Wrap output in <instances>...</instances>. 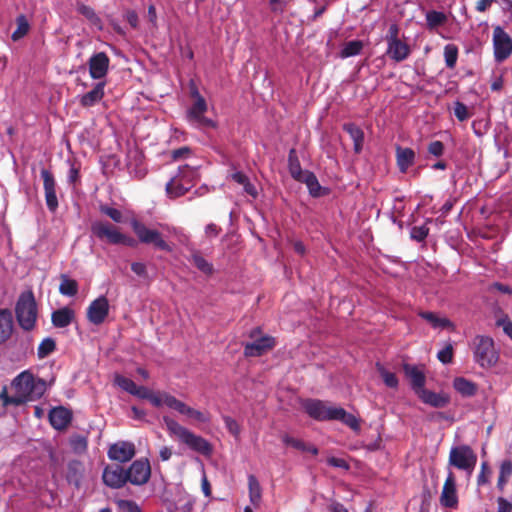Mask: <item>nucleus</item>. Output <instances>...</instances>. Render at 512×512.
Here are the masks:
<instances>
[{"instance_id": "f257e3e1", "label": "nucleus", "mask_w": 512, "mask_h": 512, "mask_svg": "<svg viewBox=\"0 0 512 512\" xmlns=\"http://www.w3.org/2000/svg\"><path fill=\"white\" fill-rule=\"evenodd\" d=\"M302 408L313 420L340 421L353 431L360 430L359 419L342 407L329 405L328 402L320 399L308 398L302 402Z\"/></svg>"}, {"instance_id": "f03ea898", "label": "nucleus", "mask_w": 512, "mask_h": 512, "mask_svg": "<svg viewBox=\"0 0 512 512\" xmlns=\"http://www.w3.org/2000/svg\"><path fill=\"white\" fill-rule=\"evenodd\" d=\"M11 387L15 391L16 398L20 400V405L39 400L47 388L44 379L34 377L28 370L19 373L12 380Z\"/></svg>"}, {"instance_id": "7ed1b4c3", "label": "nucleus", "mask_w": 512, "mask_h": 512, "mask_svg": "<svg viewBox=\"0 0 512 512\" xmlns=\"http://www.w3.org/2000/svg\"><path fill=\"white\" fill-rule=\"evenodd\" d=\"M163 422L168 432L176 436L179 442L186 445L190 450L203 456H210L212 454L213 447L211 443L202 436L191 432L169 416H164Z\"/></svg>"}, {"instance_id": "20e7f679", "label": "nucleus", "mask_w": 512, "mask_h": 512, "mask_svg": "<svg viewBox=\"0 0 512 512\" xmlns=\"http://www.w3.org/2000/svg\"><path fill=\"white\" fill-rule=\"evenodd\" d=\"M189 93L194 100L185 115V119L189 125L197 129L216 128V121L205 116L208 110V104L205 98L200 94L194 80H190L189 82Z\"/></svg>"}, {"instance_id": "39448f33", "label": "nucleus", "mask_w": 512, "mask_h": 512, "mask_svg": "<svg viewBox=\"0 0 512 512\" xmlns=\"http://www.w3.org/2000/svg\"><path fill=\"white\" fill-rule=\"evenodd\" d=\"M91 236L110 245H124L135 247L137 241L120 231L118 227L105 220H97L91 223Z\"/></svg>"}, {"instance_id": "423d86ee", "label": "nucleus", "mask_w": 512, "mask_h": 512, "mask_svg": "<svg viewBox=\"0 0 512 512\" xmlns=\"http://www.w3.org/2000/svg\"><path fill=\"white\" fill-rule=\"evenodd\" d=\"M15 313L20 327L25 331H30L35 327L37 320V305L32 291H26L20 294Z\"/></svg>"}, {"instance_id": "0eeeda50", "label": "nucleus", "mask_w": 512, "mask_h": 512, "mask_svg": "<svg viewBox=\"0 0 512 512\" xmlns=\"http://www.w3.org/2000/svg\"><path fill=\"white\" fill-rule=\"evenodd\" d=\"M196 170L189 165L180 166L178 172L165 186L170 198H178L186 194L194 185Z\"/></svg>"}, {"instance_id": "6e6552de", "label": "nucleus", "mask_w": 512, "mask_h": 512, "mask_svg": "<svg viewBox=\"0 0 512 512\" xmlns=\"http://www.w3.org/2000/svg\"><path fill=\"white\" fill-rule=\"evenodd\" d=\"M474 361L482 368H490L498 361V354L494 347L493 339L488 336L478 335L474 339Z\"/></svg>"}, {"instance_id": "1a4fd4ad", "label": "nucleus", "mask_w": 512, "mask_h": 512, "mask_svg": "<svg viewBox=\"0 0 512 512\" xmlns=\"http://www.w3.org/2000/svg\"><path fill=\"white\" fill-rule=\"evenodd\" d=\"M477 454L466 444L456 445L450 449L449 465L471 475L477 464Z\"/></svg>"}, {"instance_id": "9d476101", "label": "nucleus", "mask_w": 512, "mask_h": 512, "mask_svg": "<svg viewBox=\"0 0 512 512\" xmlns=\"http://www.w3.org/2000/svg\"><path fill=\"white\" fill-rule=\"evenodd\" d=\"M130 225L139 242L143 244H152L156 249L162 251L172 252V246L162 238L159 231L148 228L144 223L136 219H133Z\"/></svg>"}, {"instance_id": "9b49d317", "label": "nucleus", "mask_w": 512, "mask_h": 512, "mask_svg": "<svg viewBox=\"0 0 512 512\" xmlns=\"http://www.w3.org/2000/svg\"><path fill=\"white\" fill-rule=\"evenodd\" d=\"M493 48L495 60L499 63L512 53V39L500 26L493 31Z\"/></svg>"}, {"instance_id": "f8f14e48", "label": "nucleus", "mask_w": 512, "mask_h": 512, "mask_svg": "<svg viewBox=\"0 0 512 512\" xmlns=\"http://www.w3.org/2000/svg\"><path fill=\"white\" fill-rule=\"evenodd\" d=\"M127 482L141 486L146 484L151 476V467L148 459H137L126 469Z\"/></svg>"}, {"instance_id": "ddd939ff", "label": "nucleus", "mask_w": 512, "mask_h": 512, "mask_svg": "<svg viewBox=\"0 0 512 512\" xmlns=\"http://www.w3.org/2000/svg\"><path fill=\"white\" fill-rule=\"evenodd\" d=\"M165 406L170 409L177 411L178 413L185 415L189 418H192L201 423H208L210 421V417L207 413H203L199 410H196L184 402L178 400L173 395H166L165 398Z\"/></svg>"}, {"instance_id": "4468645a", "label": "nucleus", "mask_w": 512, "mask_h": 512, "mask_svg": "<svg viewBox=\"0 0 512 512\" xmlns=\"http://www.w3.org/2000/svg\"><path fill=\"white\" fill-rule=\"evenodd\" d=\"M103 483L112 489H119L127 483L126 469L119 464L105 466L102 472Z\"/></svg>"}, {"instance_id": "2eb2a0df", "label": "nucleus", "mask_w": 512, "mask_h": 512, "mask_svg": "<svg viewBox=\"0 0 512 512\" xmlns=\"http://www.w3.org/2000/svg\"><path fill=\"white\" fill-rule=\"evenodd\" d=\"M40 174L43 179V188L47 208L50 212H55L59 205L56 194L55 178L52 172L46 168H42Z\"/></svg>"}, {"instance_id": "dca6fc26", "label": "nucleus", "mask_w": 512, "mask_h": 512, "mask_svg": "<svg viewBox=\"0 0 512 512\" xmlns=\"http://www.w3.org/2000/svg\"><path fill=\"white\" fill-rule=\"evenodd\" d=\"M109 301L101 295L93 300L87 308V319L94 325L102 324L109 314Z\"/></svg>"}, {"instance_id": "f3484780", "label": "nucleus", "mask_w": 512, "mask_h": 512, "mask_svg": "<svg viewBox=\"0 0 512 512\" xmlns=\"http://www.w3.org/2000/svg\"><path fill=\"white\" fill-rule=\"evenodd\" d=\"M107 455L110 460L126 463L134 457L135 445L129 441H118L110 445Z\"/></svg>"}, {"instance_id": "a211bd4d", "label": "nucleus", "mask_w": 512, "mask_h": 512, "mask_svg": "<svg viewBox=\"0 0 512 512\" xmlns=\"http://www.w3.org/2000/svg\"><path fill=\"white\" fill-rule=\"evenodd\" d=\"M109 63L110 60L106 53L93 54L88 61L90 77L94 80L104 78L108 73Z\"/></svg>"}, {"instance_id": "6ab92c4d", "label": "nucleus", "mask_w": 512, "mask_h": 512, "mask_svg": "<svg viewBox=\"0 0 512 512\" xmlns=\"http://www.w3.org/2000/svg\"><path fill=\"white\" fill-rule=\"evenodd\" d=\"M275 338L271 336H262L253 342L246 343L244 354L247 357H258L275 346Z\"/></svg>"}, {"instance_id": "aec40b11", "label": "nucleus", "mask_w": 512, "mask_h": 512, "mask_svg": "<svg viewBox=\"0 0 512 512\" xmlns=\"http://www.w3.org/2000/svg\"><path fill=\"white\" fill-rule=\"evenodd\" d=\"M440 502L442 506L446 508H455L458 504V497L456 491V480L454 474L449 471L447 478L445 480Z\"/></svg>"}, {"instance_id": "412c9836", "label": "nucleus", "mask_w": 512, "mask_h": 512, "mask_svg": "<svg viewBox=\"0 0 512 512\" xmlns=\"http://www.w3.org/2000/svg\"><path fill=\"white\" fill-rule=\"evenodd\" d=\"M403 370L406 377L410 380L412 390L418 396L421 390H425L426 376L424 372L416 365L404 364Z\"/></svg>"}, {"instance_id": "4be33fe9", "label": "nucleus", "mask_w": 512, "mask_h": 512, "mask_svg": "<svg viewBox=\"0 0 512 512\" xmlns=\"http://www.w3.org/2000/svg\"><path fill=\"white\" fill-rule=\"evenodd\" d=\"M72 421V412L63 407H54L49 412V422L56 430L65 429Z\"/></svg>"}, {"instance_id": "5701e85b", "label": "nucleus", "mask_w": 512, "mask_h": 512, "mask_svg": "<svg viewBox=\"0 0 512 512\" xmlns=\"http://www.w3.org/2000/svg\"><path fill=\"white\" fill-rule=\"evenodd\" d=\"M419 399L426 405L434 408H444L450 403V397L447 393H436L431 390H421L418 395Z\"/></svg>"}, {"instance_id": "b1692460", "label": "nucleus", "mask_w": 512, "mask_h": 512, "mask_svg": "<svg viewBox=\"0 0 512 512\" xmlns=\"http://www.w3.org/2000/svg\"><path fill=\"white\" fill-rule=\"evenodd\" d=\"M386 54L393 61L402 62L409 57L411 49L406 42L400 39L387 43Z\"/></svg>"}, {"instance_id": "393cba45", "label": "nucleus", "mask_w": 512, "mask_h": 512, "mask_svg": "<svg viewBox=\"0 0 512 512\" xmlns=\"http://www.w3.org/2000/svg\"><path fill=\"white\" fill-rule=\"evenodd\" d=\"M415 158L416 153L412 148H403L401 146L396 147V163L401 173H406L408 171L409 167L414 164Z\"/></svg>"}, {"instance_id": "a878e982", "label": "nucleus", "mask_w": 512, "mask_h": 512, "mask_svg": "<svg viewBox=\"0 0 512 512\" xmlns=\"http://www.w3.org/2000/svg\"><path fill=\"white\" fill-rule=\"evenodd\" d=\"M13 329L14 321L12 312L7 308L0 309V344L9 340Z\"/></svg>"}, {"instance_id": "bb28decb", "label": "nucleus", "mask_w": 512, "mask_h": 512, "mask_svg": "<svg viewBox=\"0 0 512 512\" xmlns=\"http://www.w3.org/2000/svg\"><path fill=\"white\" fill-rule=\"evenodd\" d=\"M105 82H98L92 90L80 97V104L83 107H92L104 97Z\"/></svg>"}, {"instance_id": "cd10ccee", "label": "nucleus", "mask_w": 512, "mask_h": 512, "mask_svg": "<svg viewBox=\"0 0 512 512\" xmlns=\"http://www.w3.org/2000/svg\"><path fill=\"white\" fill-rule=\"evenodd\" d=\"M418 316L426 320L434 329H451L454 330L455 326L446 317H439L436 313L430 311H420Z\"/></svg>"}, {"instance_id": "c85d7f7f", "label": "nucleus", "mask_w": 512, "mask_h": 512, "mask_svg": "<svg viewBox=\"0 0 512 512\" xmlns=\"http://www.w3.org/2000/svg\"><path fill=\"white\" fill-rule=\"evenodd\" d=\"M75 317L74 311L69 307L55 310L51 315L52 324L57 328H65L71 324Z\"/></svg>"}, {"instance_id": "c756f323", "label": "nucleus", "mask_w": 512, "mask_h": 512, "mask_svg": "<svg viewBox=\"0 0 512 512\" xmlns=\"http://www.w3.org/2000/svg\"><path fill=\"white\" fill-rule=\"evenodd\" d=\"M453 388L462 397H473L476 395L478 387L477 384L465 377H456L453 380Z\"/></svg>"}, {"instance_id": "7c9ffc66", "label": "nucleus", "mask_w": 512, "mask_h": 512, "mask_svg": "<svg viewBox=\"0 0 512 512\" xmlns=\"http://www.w3.org/2000/svg\"><path fill=\"white\" fill-rule=\"evenodd\" d=\"M343 130L349 134L351 139L353 140V149L355 153H360L363 148L364 142V132L363 130L357 126L355 123H345L343 125Z\"/></svg>"}, {"instance_id": "2f4dec72", "label": "nucleus", "mask_w": 512, "mask_h": 512, "mask_svg": "<svg viewBox=\"0 0 512 512\" xmlns=\"http://www.w3.org/2000/svg\"><path fill=\"white\" fill-rule=\"evenodd\" d=\"M84 467L78 460H72L67 466V481L76 487H79L83 478Z\"/></svg>"}, {"instance_id": "473e14b6", "label": "nucleus", "mask_w": 512, "mask_h": 512, "mask_svg": "<svg viewBox=\"0 0 512 512\" xmlns=\"http://www.w3.org/2000/svg\"><path fill=\"white\" fill-rule=\"evenodd\" d=\"M288 169L292 178H294L297 181L302 180V176L304 175V173L302 171L300 161L294 148L290 149L288 153Z\"/></svg>"}, {"instance_id": "72a5a7b5", "label": "nucleus", "mask_w": 512, "mask_h": 512, "mask_svg": "<svg viewBox=\"0 0 512 512\" xmlns=\"http://www.w3.org/2000/svg\"><path fill=\"white\" fill-rule=\"evenodd\" d=\"M363 46L364 45L361 40L348 41L341 48L339 55L342 59L357 56L361 53Z\"/></svg>"}, {"instance_id": "f704fd0d", "label": "nucleus", "mask_w": 512, "mask_h": 512, "mask_svg": "<svg viewBox=\"0 0 512 512\" xmlns=\"http://www.w3.org/2000/svg\"><path fill=\"white\" fill-rule=\"evenodd\" d=\"M426 25L429 30H433L439 26H442L447 21L445 13L436 10H430L425 15Z\"/></svg>"}, {"instance_id": "c9c22d12", "label": "nucleus", "mask_w": 512, "mask_h": 512, "mask_svg": "<svg viewBox=\"0 0 512 512\" xmlns=\"http://www.w3.org/2000/svg\"><path fill=\"white\" fill-rule=\"evenodd\" d=\"M59 292L63 296L74 297L78 293V283L76 280L69 278L67 275H61Z\"/></svg>"}, {"instance_id": "e433bc0d", "label": "nucleus", "mask_w": 512, "mask_h": 512, "mask_svg": "<svg viewBox=\"0 0 512 512\" xmlns=\"http://www.w3.org/2000/svg\"><path fill=\"white\" fill-rule=\"evenodd\" d=\"M302 182H304L309 190V193L313 197H319L321 195V185L313 172L306 171L302 176Z\"/></svg>"}, {"instance_id": "4c0bfd02", "label": "nucleus", "mask_w": 512, "mask_h": 512, "mask_svg": "<svg viewBox=\"0 0 512 512\" xmlns=\"http://www.w3.org/2000/svg\"><path fill=\"white\" fill-rule=\"evenodd\" d=\"M376 369L387 387L393 389L398 387L399 381L395 373L388 371L380 362L376 363Z\"/></svg>"}, {"instance_id": "58836bf2", "label": "nucleus", "mask_w": 512, "mask_h": 512, "mask_svg": "<svg viewBox=\"0 0 512 512\" xmlns=\"http://www.w3.org/2000/svg\"><path fill=\"white\" fill-rule=\"evenodd\" d=\"M458 47L455 44H447L444 47V59L448 68L453 69L458 59Z\"/></svg>"}, {"instance_id": "ea45409f", "label": "nucleus", "mask_w": 512, "mask_h": 512, "mask_svg": "<svg viewBox=\"0 0 512 512\" xmlns=\"http://www.w3.org/2000/svg\"><path fill=\"white\" fill-rule=\"evenodd\" d=\"M77 10L87 20H89L92 25L101 29L102 21L92 7L82 4L78 6Z\"/></svg>"}, {"instance_id": "a19ab883", "label": "nucleus", "mask_w": 512, "mask_h": 512, "mask_svg": "<svg viewBox=\"0 0 512 512\" xmlns=\"http://www.w3.org/2000/svg\"><path fill=\"white\" fill-rule=\"evenodd\" d=\"M17 29L12 33L11 38L13 41H18L23 38L29 31V23L24 15H19L16 19Z\"/></svg>"}, {"instance_id": "79ce46f5", "label": "nucleus", "mask_w": 512, "mask_h": 512, "mask_svg": "<svg viewBox=\"0 0 512 512\" xmlns=\"http://www.w3.org/2000/svg\"><path fill=\"white\" fill-rule=\"evenodd\" d=\"M193 264L203 273L211 274L213 272V265L208 262L200 253L194 252L191 256Z\"/></svg>"}, {"instance_id": "37998d69", "label": "nucleus", "mask_w": 512, "mask_h": 512, "mask_svg": "<svg viewBox=\"0 0 512 512\" xmlns=\"http://www.w3.org/2000/svg\"><path fill=\"white\" fill-rule=\"evenodd\" d=\"M55 348V341L52 338L47 337L43 339L40 345L38 346L37 355L40 359H43L47 357L49 354H51L55 350Z\"/></svg>"}, {"instance_id": "c03bdc74", "label": "nucleus", "mask_w": 512, "mask_h": 512, "mask_svg": "<svg viewBox=\"0 0 512 512\" xmlns=\"http://www.w3.org/2000/svg\"><path fill=\"white\" fill-rule=\"evenodd\" d=\"M99 210L102 214L109 217L115 223L123 222V214L119 209L108 205H100Z\"/></svg>"}, {"instance_id": "a18cd8bd", "label": "nucleus", "mask_w": 512, "mask_h": 512, "mask_svg": "<svg viewBox=\"0 0 512 512\" xmlns=\"http://www.w3.org/2000/svg\"><path fill=\"white\" fill-rule=\"evenodd\" d=\"M248 485H249L250 500L254 503V502L258 501L261 497L260 484L254 475H249Z\"/></svg>"}, {"instance_id": "49530a36", "label": "nucleus", "mask_w": 512, "mask_h": 512, "mask_svg": "<svg viewBox=\"0 0 512 512\" xmlns=\"http://www.w3.org/2000/svg\"><path fill=\"white\" fill-rule=\"evenodd\" d=\"M115 383L124 391L128 392L129 394L133 395L134 391L137 387L136 383L131 380L130 378L117 375L115 378Z\"/></svg>"}, {"instance_id": "de8ad7c7", "label": "nucleus", "mask_w": 512, "mask_h": 512, "mask_svg": "<svg viewBox=\"0 0 512 512\" xmlns=\"http://www.w3.org/2000/svg\"><path fill=\"white\" fill-rule=\"evenodd\" d=\"M454 349L451 343H448L443 349L438 351L437 359L443 364H450L453 360Z\"/></svg>"}, {"instance_id": "09e8293b", "label": "nucleus", "mask_w": 512, "mask_h": 512, "mask_svg": "<svg viewBox=\"0 0 512 512\" xmlns=\"http://www.w3.org/2000/svg\"><path fill=\"white\" fill-rule=\"evenodd\" d=\"M0 400H2V406L4 408L14 405V406H20V400L16 398V395H8V389L7 386H3L2 390L0 392Z\"/></svg>"}, {"instance_id": "8fccbe9b", "label": "nucleus", "mask_w": 512, "mask_h": 512, "mask_svg": "<svg viewBox=\"0 0 512 512\" xmlns=\"http://www.w3.org/2000/svg\"><path fill=\"white\" fill-rule=\"evenodd\" d=\"M429 234V228L425 225L414 226L411 228L410 236L417 242H422L426 239Z\"/></svg>"}, {"instance_id": "3c124183", "label": "nucleus", "mask_w": 512, "mask_h": 512, "mask_svg": "<svg viewBox=\"0 0 512 512\" xmlns=\"http://www.w3.org/2000/svg\"><path fill=\"white\" fill-rule=\"evenodd\" d=\"M282 442L285 445L291 446V447H293L296 450H299V451H302V452L306 451V443L303 440L291 437L288 434H285V435L282 436Z\"/></svg>"}, {"instance_id": "603ef678", "label": "nucleus", "mask_w": 512, "mask_h": 512, "mask_svg": "<svg viewBox=\"0 0 512 512\" xmlns=\"http://www.w3.org/2000/svg\"><path fill=\"white\" fill-rule=\"evenodd\" d=\"M454 115L461 122L467 120L469 113L466 105L460 101H456L454 103Z\"/></svg>"}, {"instance_id": "864d4df0", "label": "nucleus", "mask_w": 512, "mask_h": 512, "mask_svg": "<svg viewBox=\"0 0 512 512\" xmlns=\"http://www.w3.org/2000/svg\"><path fill=\"white\" fill-rule=\"evenodd\" d=\"M223 421L226 429L235 437H238L240 434V427L235 419L230 416H223Z\"/></svg>"}, {"instance_id": "5fc2aeb1", "label": "nucleus", "mask_w": 512, "mask_h": 512, "mask_svg": "<svg viewBox=\"0 0 512 512\" xmlns=\"http://www.w3.org/2000/svg\"><path fill=\"white\" fill-rule=\"evenodd\" d=\"M444 150H445V146L439 140H435V141L430 142L428 144V147H427L428 153L433 155V156H435V157L442 156L444 154Z\"/></svg>"}, {"instance_id": "6e6d98bb", "label": "nucleus", "mask_w": 512, "mask_h": 512, "mask_svg": "<svg viewBox=\"0 0 512 512\" xmlns=\"http://www.w3.org/2000/svg\"><path fill=\"white\" fill-rule=\"evenodd\" d=\"M496 325L503 328L504 333L512 340V321L507 315L496 320Z\"/></svg>"}, {"instance_id": "4d7b16f0", "label": "nucleus", "mask_w": 512, "mask_h": 512, "mask_svg": "<svg viewBox=\"0 0 512 512\" xmlns=\"http://www.w3.org/2000/svg\"><path fill=\"white\" fill-rule=\"evenodd\" d=\"M490 469L487 462H483L481 464V471L477 477L478 486H483L489 482L488 474H490Z\"/></svg>"}, {"instance_id": "13d9d810", "label": "nucleus", "mask_w": 512, "mask_h": 512, "mask_svg": "<svg viewBox=\"0 0 512 512\" xmlns=\"http://www.w3.org/2000/svg\"><path fill=\"white\" fill-rule=\"evenodd\" d=\"M327 463L329 466L341 468L344 470H348L350 468L349 463L343 458H338V457L332 456L327 459Z\"/></svg>"}, {"instance_id": "bf43d9fd", "label": "nucleus", "mask_w": 512, "mask_h": 512, "mask_svg": "<svg viewBox=\"0 0 512 512\" xmlns=\"http://www.w3.org/2000/svg\"><path fill=\"white\" fill-rule=\"evenodd\" d=\"M166 395H169L168 393H154L153 391L151 392L150 396L148 397L147 400L150 401V403L155 406V407H160L162 405H165V396Z\"/></svg>"}, {"instance_id": "052dcab7", "label": "nucleus", "mask_w": 512, "mask_h": 512, "mask_svg": "<svg viewBox=\"0 0 512 512\" xmlns=\"http://www.w3.org/2000/svg\"><path fill=\"white\" fill-rule=\"evenodd\" d=\"M499 475L510 478L512 475V460L505 459L501 462L499 467Z\"/></svg>"}, {"instance_id": "680f3d73", "label": "nucleus", "mask_w": 512, "mask_h": 512, "mask_svg": "<svg viewBox=\"0 0 512 512\" xmlns=\"http://www.w3.org/2000/svg\"><path fill=\"white\" fill-rule=\"evenodd\" d=\"M399 27L397 24H391L388 28V32L386 34V42L389 43V42H392V41H397V40H400L399 38Z\"/></svg>"}, {"instance_id": "e2e57ef3", "label": "nucleus", "mask_w": 512, "mask_h": 512, "mask_svg": "<svg viewBox=\"0 0 512 512\" xmlns=\"http://www.w3.org/2000/svg\"><path fill=\"white\" fill-rule=\"evenodd\" d=\"M497 512H512V503L503 497L497 499Z\"/></svg>"}, {"instance_id": "0e129e2a", "label": "nucleus", "mask_w": 512, "mask_h": 512, "mask_svg": "<svg viewBox=\"0 0 512 512\" xmlns=\"http://www.w3.org/2000/svg\"><path fill=\"white\" fill-rule=\"evenodd\" d=\"M131 270L140 277H145L147 275L146 265L142 262H133L131 264Z\"/></svg>"}, {"instance_id": "69168bd1", "label": "nucleus", "mask_w": 512, "mask_h": 512, "mask_svg": "<svg viewBox=\"0 0 512 512\" xmlns=\"http://www.w3.org/2000/svg\"><path fill=\"white\" fill-rule=\"evenodd\" d=\"M67 180L70 184H75L79 180V168H77L74 164L70 166Z\"/></svg>"}, {"instance_id": "338daca9", "label": "nucleus", "mask_w": 512, "mask_h": 512, "mask_svg": "<svg viewBox=\"0 0 512 512\" xmlns=\"http://www.w3.org/2000/svg\"><path fill=\"white\" fill-rule=\"evenodd\" d=\"M151 390L148 389L147 387L145 386H138L136 387L135 391H134V394L133 396H136L140 399H148V397L150 396L151 394Z\"/></svg>"}, {"instance_id": "774afa93", "label": "nucleus", "mask_w": 512, "mask_h": 512, "mask_svg": "<svg viewBox=\"0 0 512 512\" xmlns=\"http://www.w3.org/2000/svg\"><path fill=\"white\" fill-rule=\"evenodd\" d=\"M231 179L240 185H244L248 180V176L241 171H236L231 174Z\"/></svg>"}]
</instances>
